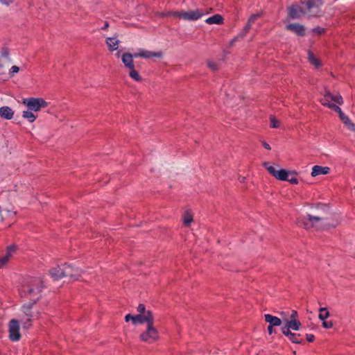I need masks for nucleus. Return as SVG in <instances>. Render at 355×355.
I'll return each instance as SVG.
<instances>
[{"label":"nucleus","mask_w":355,"mask_h":355,"mask_svg":"<svg viewBox=\"0 0 355 355\" xmlns=\"http://www.w3.org/2000/svg\"><path fill=\"white\" fill-rule=\"evenodd\" d=\"M193 220V213L187 210L184 211L183 215V225L186 227H189L191 226V223Z\"/></svg>","instance_id":"24"},{"label":"nucleus","mask_w":355,"mask_h":355,"mask_svg":"<svg viewBox=\"0 0 355 355\" xmlns=\"http://www.w3.org/2000/svg\"><path fill=\"white\" fill-rule=\"evenodd\" d=\"M264 318L266 322L272 324L273 327H279L284 322V320L281 318L270 314H266Z\"/></svg>","instance_id":"19"},{"label":"nucleus","mask_w":355,"mask_h":355,"mask_svg":"<svg viewBox=\"0 0 355 355\" xmlns=\"http://www.w3.org/2000/svg\"><path fill=\"white\" fill-rule=\"evenodd\" d=\"M330 316V312L327 307H320L319 309L318 318L322 321V326L324 329H330L333 327V321H326V319Z\"/></svg>","instance_id":"11"},{"label":"nucleus","mask_w":355,"mask_h":355,"mask_svg":"<svg viewBox=\"0 0 355 355\" xmlns=\"http://www.w3.org/2000/svg\"><path fill=\"white\" fill-rule=\"evenodd\" d=\"M8 141L6 139L5 135H0V150L8 148Z\"/></svg>","instance_id":"30"},{"label":"nucleus","mask_w":355,"mask_h":355,"mask_svg":"<svg viewBox=\"0 0 355 355\" xmlns=\"http://www.w3.org/2000/svg\"><path fill=\"white\" fill-rule=\"evenodd\" d=\"M286 28L288 31L295 33L298 36L302 37L305 35V27L300 24H290Z\"/></svg>","instance_id":"16"},{"label":"nucleus","mask_w":355,"mask_h":355,"mask_svg":"<svg viewBox=\"0 0 355 355\" xmlns=\"http://www.w3.org/2000/svg\"><path fill=\"white\" fill-rule=\"evenodd\" d=\"M239 38H242V37H241V36H239V34L237 36H236L234 38H233V39L230 41V46H232V45L234 44V42H236Z\"/></svg>","instance_id":"47"},{"label":"nucleus","mask_w":355,"mask_h":355,"mask_svg":"<svg viewBox=\"0 0 355 355\" xmlns=\"http://www.w3.org/2000/svg\"><path fill=\"white\" fill-rule=\"evenodd\" d=\"M308 60L317 69L321 66L320 60L318 59L311 51H308Z\"/></svg>","instance_id":"27"},{"label":"nucleus","mask_w":355,"mask_h":355,"mask_svg":"<svg viewBox=\"0 0 355 355\" xmlns=\"http://www.w3.org/2000/svg\"><path fill=\"white\" fill-rule=\"evenodd\" d=\"M331 169L327 166L315 165L312 168L311 176L315 177L319 175H326L330 172Z\"/></svg>","instance_id":"18"},{"label":"nucleus","mask_w":355,"mask_h":355,"mask_svg":"<svg viewBox=\"0 0 355 355\" xmlns=\"http://www.w3.org/2000/svg\"><path fill=\"white\" fill-rule=\"evenodd\" d=\"M14 111L8 106L0 107V116L3 119L10 120L14 116Z\"/></svg>","instance_id":"21"},{"label":"nucleus","mask_w":355,"mask_h":355,"mask_svg":"<svg viewBox=\"0 0 355 355\" xmlns=\"http://www.w3.org/2000/svg\"><path fill=\"white\" fill-rule=\"evenodd\" d=\"M280 315L283 318H287V313L284 311L279 312Z\"/></svg>","instance_id":"50"},{"label":"nucleus","mask_w":355,"mask_h":355,"mask_svg":"<svg viewBox=\"0 0 355 355\" xmlns=\"http://www.w3.org/2000/svg\"><path fill=\"white\" fill-rule=\"evenodd\" d=\"M262 166L265 168L268 173L275 178L277 180L286 181L288 180L289 175H297L295 171H288L285 168H280L276 170L275 168L270 165L269 162H263L261 164Z\"/></svg>","instance_id":"5"},{"label":"nucleus","mask_w":355,"mask_h":355,"mask_svg":"<svg viewBox=\"0 0 355 355\" xmlns=\"http://www.w3.org/2000/svg\"><path fill=\"white\" fill-rule=\"evenodd\" d=\"M22 116L28 119L30 122H33L36 119V116L30 110L24 111L22 112Z\"/></svg>","instance_id":"28"},{"label":"nucleus","mask_w":355,"mask_h":355,"mask_svg":"<svg viewBox=\"0 0 355 355\" xmlns=\"http://www.w3.org/2000/svg\"><path fill=\"white\" fill-rule=\"evenodd\" d=\"M298 320V313L295 310H293L290 315L288 320Z\"/></svg>","instance_id":"38"},{"label":"nucleus","mask_w":355,"mask_h":355,"mask_svg":"<svg viewBox=\"0 0 355 355\" xmlns=\"http://www.w3.org/2000/svg\"><path fill=\"white\" fill-rule=\"evenodd\" d=\"M312 31L315 33H317L318 35H322L323 34L324 32H325V30L324 28H320V27H316V28H314Z\"/></svg>","instance_id":"39"},{"label":"nucleus","mask_w":355,"mask_h":355,"mask_svg":"<svg viewBox=\"0 0 355 355\" xmlns=\"http://www.w3.org/2000/svg\"><path fill=\"white\" fill-rule=\"evenodd\" d=\"M22 104L28 110L33 112H39L42 108H46L49 103L42 98H28L22 101Z\"/></svg>","instance_id":"7"},{"label":"nucleus","mask_w":355,"mask_h":355,"mask_svg":"<svg viewBox=\"0 0 355 355\" xmlns=\"http://www.w3.org/2000/svg\"><path fill=\"white\" fill-rule=\"evenodd\" d=\"M33 325L32 318L28 317L24 322L22 323V327L24 329H28Z\"/></svg>","instance_id":"33"},{"label":"nucleus","mask_w":355,"mask_h":355,"mask_svg":"<svg viewBox=\"0 0 355 355\" xmlns=\"http://www.w3.org/2000/svg\"><path fill=\"white\" fill-rule=\"evenodd\" d=\"M132 320H133V315L131 314V313H128L125 315V321L126 322H128L130 321H131L132 322Z\"/></svg>","instance_id":"43"},{"label":"nucleus","mask_w":355,"mask_h":355,"mask_svg":"<svg viewBox=\"0 0 355 355\" xmlns=\"http://www.w3.org/2000/svg\"><path fill=\"white\" fill-rule=\"evenodd\" d=\"M40 299L41 295H38L36 297L31 298L30 301L27 304H24L22 305L21 309L26 316L30 318L33 317V313L31 312V309L33 305H35Z\"/></svg>","instance_id":"13"},{"label":"nucleus","mask_w":355,"mask_h":355,"mask_svg":"<svg viewBox=\"0 0 355 355\" xmlns=\"http://www.w3.org/2000/svg\"><path fill=\"white\" fill-rule=\"evenodd\" d=\"M280 121L276 119L275 116L271 115L270 116V125L272 128H278L279 127Z\"/></svg>","instance_id":"31"},{"label":"nucleus","mask_w":355,"mask_h":355,"mask_svg":"<svg viewBox=\"0 0 355 355\" xmlns=\"http://www.w3.org/2000/svg\"><path fill=\"white\" fill-rule=\"evenodd\" d=\"M153 57L162 58V53L161 51L152 52L144 49H140L138 52L135 53V58H150Z\"/></svg>","instance_id":"15"},{"label":"nucleus","mask_w":355,"mask_h":355,"mask_svg":"<svg viewBox=\"0 0 355 355\" xmlns=\"http://www.w3.org/2000/svg\"><path fill=\"white\" fill-rule=\"evenodd\" d=\"M19 68L17 66H12L10 69V73L12 74L19 72Z\"/></svg>","instance_id":"45"},{"label":"nucleus","mask_w":355,"mask_h":355,"mask_svg":"<svg viewBox=\"0 0 355 355\" xmlns=\"http://www.w3.org/2000/svg\"><path fill=\"white\" fill-rule=\"evenodd\" d=\"M323 0H304L293 3L288 7V17L291 19H299L303 15L307 17H319L322 15L321 9Z\"/></svg>","instance_id":"1"},{"label":"nucleus","mask_w":355,"mask_h":355,"mask_svg":"<svg viewBox=\"0 0 355 355\" xmlns=\"http://www.w3.org/2000/svg\"><path fill=\"white\" fill-rule=\"evenodd\" d=\"M333 96L330 93L329 91H324V94L323 97L320 98V103L322 105L327 106V107L331 109L333 108Z\"/></svg>","instance_id":"20"},{"label":"nucleus","mask_w":355,"mask_h":355,"mask_svg":"<svg viewBox=\"0 0 355 355\" xmlns=\"http://www.w3.org/2000/svg\"><path fill=\"white\" fill-rule=\"evenodd\" d=\"M207 64L209 68H210L212 71H217L218 69V64L215 62L207 61Z\"/></svg>","instance_id":"34"},{"label":"nucleus","mask_w":355,"mask_h":355,"mask_svg":"<svg viewBox=\"0 0 355 355\" xmlns=\"http://www.w3.org/2000/svg\"><path fill=\"white\" fill-rule=\"evenodd\" d=\"M49 274L54 280H58L64 277V272L63 268H61L60 266L53 267L49 270Z\"/></svg>","instance_id":"17"},{"label":"nucleus","mask_w":355,"mask_h":355,"mask_svg":"<svg viewBox=\"0 0 355 355\" xmlns=\"http://www.w3.org/2000/svg\"><path fill=\"white\" fill-rule=\"evenodd\" d=\"M137 311L140 314H146L147 311L145 304L140 303L137 306Z\"/></svg>","instance_id":"36"},{"label":"nucleus","mask_w":355,"mask_h":355,"mask_svg":"<svg viewBox=\"0 0 355 355\" xmlns=\"http://www.w3.org/2000/svg\"><path fill=\"white\" fill-rule=\"evenodd\" d=\"M154 320L153 311L150 310H148L146 314L133 315L132 324L134 325L146 323V330L139 335V338L142 342L153 343L159 340V334L154 326Z\"/></svg>","instance_id":"3"},{"label":"nucleus","mask_w":355,"mask_h":355,"mask_svg":"<svg viewBox=\"0 0 355 355\" xmlns=\"http://www.w3.org/2000/svg\"><path fill=\"white\" fill-rule=\"evenodd\" d=\"M261 144H262V146H263L264 148L267 149V150H270L271 149V147L265 141H261Z\"/></svg>","instance_id":"46"},{"label":"nucleus","mask_w":355,"mask_h":355,"mask_svg":"<svg viewBox=\"0 0 355 355\" xmlns=\"http://www.w3.org/2000/svg\"><path fill=\"white\" fill-rule=\"evenodd\" d=\"M334 112L338 114L339 118L345 125L351 131L355 132V125L341 110L340 107L334 104Z\"/></svg>","instance_id":"12"},{"label":"nucleus","mask_w":355,"mask_h":355,"mask_svg":"<svg viewBox=\"0 0 355 355\" xmlns=\"http://www.w3.org/2000/svg\"><path fill=\"white\" fill-rule=\"evenodd\" d=\"M306 339L309 343H313L315 340V336L313 334H306Z\"/></svg>","instance_id":"42"},{"label":"nucleus","mask_w":355,"mask_h":355,"mask_svg":"<svg viewBox=\"0 0 355 355\" xmlns=\"http://www.w3.org/2000/svg\"><path fill=\"white\" fill-rule=\"evenodd\" d=\"M1 54H2V55L3 57L8 58V56H9V51H8V48H3L2 49Z\"/></svg>","instance_id":"44"},{"label":"nucleus","mask_w":355,"mask_h":355,"mask_svg":"<svg viewBox=\"0 0 355 355\" xmlns=\"http://www.w3.org/2000/svg\"><path fill=\"white\" fill-rule=\"evenodd\" d=\"M17 246L15 244L8 245L6 248V254L9 257H11L12 252H15L17 250Z\"/></svg>","instance_id":"32"},{"label":"nucleus","mask_w":355,"mask_h":355,"mask_svg":"<svg viewBox=\"0 0 355 355\" xmlns=\"http://www.w3.org/2000/svg\"><path fill=\"white\" fill-rule=\"evenodd\" d=\"M204 14L205 12L202 10L196 9L195 10L189 11L169 12L164 15L173 16L176 18L183 19L187 21H195L202 17Z\"/></svg>","instance_id":"6"},{"label":"nucleus","mask_w":355,"mask_h":355,"mask_svg":"<svg viewBox=\"0 0 355 355\" xmlns=\"http://www.w3.org/2000/svg\"><path fill=\"white\" fill-rule=\"evenodd\" d=\"M272 324H268L267 331L269 335H272V334H276V330Z\"/></svg>","instance_id":"40"},{"label":"nucleus","mask_w":355,"mask_h":355,"mask_svg":"<svg viewBox=\"0 0 355 355\" xmlns=\"http://www.w3.org/2000/svg\"><path fill=\"white\" fill-rule=\"evenodd\" d=\"M261 16V14H259V13L252 15L249 17L246 25L244 26L243 29L239 33V36H241V37H244L246 35V34L249 32V31L250 30L252 24H254L256 21V20L258 18H259Z\"/></svg>","instance_id":"14"},{"label":"nucleus","mask_w":355,"mask_h":355,"mask_svg":"<svg viewBox=\"0 0 355 355\" xmlns=\"http://www.w3.org/2000/svg\"><path fill=\"white\" fill-rule=\"evenodd\" d=\"M334 103L342 105L343 103V97L340 94L334 95Z\"/></svg>","instance_id":"37"},{"label":"nucleus","mask_w":355,"mask_h":355,"mask_svg":"<svg viewBox=\"0 0 355 355\" xmlns=\"http://www.w3.org/2000/svg\"><path fill=\"white\" fill-rule=\"evenodd\" d=\"M64 272V277H69L73 281L79 280L81 277L82 270L78 268H73L71 264L65 263L62 265Z\"/></svg>","instance_id":"10"},{"label":"nucleus","mask_w":355,"mask_h":355,"mask_svg":"<svg viewBox=\"0 0 355 355\" xmlns=\"http://www.w3.org/2000/svg\"><path fill=\"white\" fill-rule=\"evenodd\" d=\"M287 182H290L292 184H297L299 181L298 179L296 177H293L291 178H288Z\"/></svg>","instance_id":"41"},{"label":"nucleus","mask_w":355,"mask_h":355,"mask_svg":"<svg viewBox=\"0 0 355 355\" xmlns=\"http://www.w3.org/2000/svg\"><path fill=\"white\" fill-rule=\"evenodd\" d=\"M135 53H124L121 55L122 62L125 68L129 69V76L136 82H141L142 77L139 75V72L135 69L133 58Z\"/></svg>","instance_id":"4"},{"label":"nucleus","mask_w":355,"mask_h":355,"mask_svg":"<svg viewBox=\"0 0 355 355\" xmlns=\"http://www.w3.org/2000/svg\"><path fill=\"white\" fill-rule=\"evenodd\" d=\"M310 207L311 211L316 216L307 214L306 216H300L296 220V224L298 227L305 230H309L315 227V223L320 222L331 211V203H311Z\"/></svg>","instance_id":"2"},{"label":"nucleus","mask_w":355,"mask_h":355,"mask_svg":"<svg viewBox=\"0 0 355 355\" xmlns=\"http://www.w3.org/2000/svg\"><path fill=\"white\" fill-rule=\"evenodd\" d=\"M116 57L119 58V57H120V55H121V53H120V51H118V52L116 53Z\"/></svg>","instance_id":"53"},{"label":"nucleus","mask_w":355,"mask_h":355,"mask_svg":"<svg viewBox=\"0 0 355 355\" xmlns=\"http://www.w3.org/2000/svg\"><path fill=\"white\" fill-rule=\"evenodd\" d=\"M223 17L219 15L216 14L212 17L207 18L205 21L208 24H223Z\"/></svg>","instance_id":"25"},{"label":"nucleus","mask_w":355,"mask_h":355,"mask_svg":"<svg viewBox=\"0 0 355 355\" xmlns=\"http://www.w3.org/2000/svg\"><path fill=\"white\" fill-rule=\"evenodd\" d=\"M238 179H239V180L241 182H245V179H246V178H245V177H241V175H239V178H238Z\"/></svg>","instance_id":"51"},{"label":"nucleus","mask_w":355,"mask_h":355,"mask_svg":"<svg viewBox=\"0 0 355 355\" xmlns=\"http://www.w3.org/2000/svg\"><path fill=\"white\" fill-rule=\"evenodd\" d=\"M0 1L6 5H9L14 1V0H0Z\"/></svg>","instance_id":"48"},{"label":"nucleus","mask_w":355,"mask_h":355,"mask_svg":"<svg viewBox=\"0 0 355 355\" xmlns=\"http://www.w3.org/2000/svg\"><path fill=\"white\" fill-rule=\"evenodd\" d=\"M120 41L115 37H107L105 40V43L108 46V49L110 51H114L119 48Z\"/></svg>","instance_id":"22"},{"label":"nucleus","mask_w":355,"mask_h":355,"mask_svg":"<svg viewBox=\"0 0 355 355\" xmlns=\"http://www.w3.org/2000/svg\"><path fill=\"white\" fill-rule=\"evenodd\" d=\"M19 321L17 319H12L8 324L9 339L12 342L20 340L21 334L20 333Z\"/></svg>","instance_id":"9"},{"label":"nucleus","mask_w":355,"mask_h":355,"mask_svg":"<svg viewBox=\"0 0 355 355\" xmlns=\"http://www.w3.org/2000/svg\"><path fill=\"white\" fill-rule=\"evenodd\" d=\"M10 257L6 254L3 257H0V268L3 267L6 263L8 261Z\"/></svg>","instance_id":"35"},{"label":"nucleus","mask_w":355,"mask_h":355,"mask_svg":"<svg viewBox=\"0 0 355 355\" xmlns=\"http://www.w3.org/2000/svg\"><path fill=\"white\" fill-rule=\"evenodd\" d=\"M288 340L295 344H302L304 345L305 343L302 336L300 334L291 333V336L288 337Z\"/></svg>","instance_id":"26"},{"label":"nucleus","mask_w":355,"mask_h":355,"mask_svg":"<svg viewBox=\"0 0 355 355\" xmlns=\"http://www.w3.org/2000/svg\"><path fill=\"white\" fill-rule=\"evenodd\" d=\"M284 323H286L293 331H298L302 327V323L299 320H288V318H283Z\"/></svg>","instance_id":"23"},{"label":"nucleus","mask_w":355,"mask_h":355,"mask_svg":"<svg viewBox=\"0 0 355 355\" xmlns=\"http://www.w3.org/2000/svg\"><path fill=\"white\" fill-rule=\"evenodd\" d=\"M5 73L3 64L0 61V75H3Z\"/></svg>","instance_id":"49"},{"label":"nucleus","mask_w":355,"mask_h":355,"mask_svg":"<svg viewBox=\"0 0 355 355\" xmlns=\"http://www.w3.org/2000/svg\"><path fill=\"white\" fill-rule=\"evenodd\" d=\"M44 287V282L42 279H39L38 282H36V279H34L29 284L22 285L21 293H24V296L26 297L27 295H32L35 288L38 293H41L42 288Z\"/></svg>","instance_id":"8"},{"label":"nucleus","mask_w":355,"mask_h":355,"mask_svg":"<svg viewBox=\"0 0 355 355\" xmlns=\"http://www.w3.org/2000/svg\"><path fill=\"white\" fill-rule=\"evenodd\" d=\"M291 330L292 329L290 328V327H288L286 323H284V326L281 328L282 334L288 338L292 333Z\"/></svg>","instance_id":"29"},{"label":"nucleus","mask_w":355,"mask_h":355,"mask_svg":"<svg viewBox=\"0 0 355 355\" xmlns=\"http://www.w3.org/2000/svg\"><path fill=\"white\" fill-rule=\"evenodd\" d=\"M109 26V24L107 22H105V25L103 27H102V29L103 30H106Z\"/></svg>","instance_id":"52"}]
</instances>
